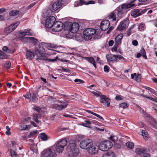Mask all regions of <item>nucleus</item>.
Returning <instances> with one entry per match:
<instances>
[{
	"instance_id": "f704fd0d",
	"label": "nucleus",
	"mask_w": 157,
	"mask_h": 157,
	"mask_svg": "<svg viewBox=\"0 0 157 157\" xmlns=\"http://www.w3.org/2000/svg\"><path fill=\"white\" fill-rule=\"evenodd\" d=\"M109 18L112 19V21L116 20V14L114 13H111L109 16Z\"/></svg>"
},
{
	"instance_id": "4468645a",
	"label": "nucleus",
	"mask_w": 157,
	"mask_h": 157,
	"mask_svg": "<svg viewBox=\"0 0 157 157\" xmlns=\"http://www.w3.org/2000/svg\"><path fill=\"white\" fill-rule=\"evenodd\" d=\"M20 22L18 21L13 24L11 25L5 29V31L7 33H10L13 31L19 24Z\"/></svg>"
},
{
	"instance_id": "69168bd1",
	"label": "nucleus",
	"mask_w": 157,
	"mask_h": 157,
	"mask_svg": "<svg viewBox=\"0 0 157 157\" xmlns=\"http://www.w3.org/2000/svg\"><path fill=\"white\" fill-rule=\"evenodd\" d=\"M76 39L78 40V36L79 37V39H78V40H81V38H82V36L81 35V34H80L78 33V34H76Z\"/></svg>"
},
{
	"instance_id": "6e6552de",
	"label": "nucleus",
	"mask_w": 157,
	"mask_h": 157,
	"mask_svg": "<svg viewBox=\"0 0 157 157\" xmlns=\"http://www.w3.org/2000/svg\"><path fill=\"white\" fill-rule=\"evenodd\" d=\"M91 140L90 139H86L82 140L79 144L80 147L82 149H86L92 144Z\"/></svg>"
},
{
	"instance_id": "5701e85b",
	"label": "nucleus",
	"mask_w": 157,
	"mask_h": 157,
	"mask_svg": "<svg viewBox=\"0 0 157 157\" xmlns=\"http://www.w3.org/2000/svg\"><path fill=\"white\" fill-rule=\"evenodd\" d=\"M135 6V4H132V2L130 3H125L121 5V7L124 10H126L131 7Z\"/></svg>"
},
{
	"instance_id": "412c9836",
	"label": "nucleus",
	"mask_w": 157,
	"mask_h": 157,
	"mask_svg": "<svg viewBox=\"0 0 157 157\" xmlns=\"http://www.w3.org/2000/svg\"><path fill=\"white\" fill-rule=\"evenodd\" d=\"M100 97L101 102L105 105H106L108 107L110 103V102L107 100L109 99V98L105 95H101Z\"/></svg>"
},
{
	"instance_id": "de8ad7c7",
	"label": "nucleus",
	"mask_w": 157,
	"mask_h": 157,
	"mask_svg": "<svg viewBox=\"0 0 157 157\" xmlns=\"http://www.w3.org/2000/svg\"><path fill=\"white\" fill-rule=\"evenodd\" d=\"M2 50L8 53H10L11 52V51L6 46L3 47L2 48Z\"/></svg>"
},
{
	"instance_id": "e433bc0d",
	"label": "nucleus",
	"mask_w": 157,
	"mask_h": 157,
	"mask_svg": "<svg viewBox=\"0 0 157 157\" xmlns=\"http://www.w3.org/2000/svg\"><path fill=\"white\" fill-rule=\"evenodd\" d=\"M6 58V54L0 50V59H5Z\"/></svg>"
},
{
	"instance_id": "cd10ccee",
	"label": "nucleus",
	"mask_w": 157,
	"mask_h": 157,
	"mask_svg": "<svg viewBox=\"0 0 157 157\" xmlns=\"http://www.w3.org/2000/svg\"><path fill=\"white\" fill-rule=\"evenodd\" d=\"M146 151V149L144 148H137L135 150V152L137 154L142 156V154Z\"/></svg>"
},
{
	"instance_id": "7ed1b4c3",
	"label": "nucleus",
	"mask_w": 157,
	"mask_h": 157,
	"mask_svg": "<svg viewBox=\"0 0 157 157\" xmlns=\"http://www.w3.org/2000/svg\"><path fill=\"white\" fill-rule=\"evenodd\" d=\"M67 144V141L65 139H62L56 142L55 144L56 151L59 153H62Z\"/></svg>"
},
{
	"instance_id": "052dcab7",
	"label": "nucleus",
	"mask_w": 157,
	"mask_h": 157,
	"mask_svg": "<svg viewBox=\"0 0 157 157\" xmlns=\"http://www.w3.org/2000/svg\"><path fill=\"white\" fill-rule=\"evenodd\" d=\"M74 81L76 82H79L80 83H83L84 82V81L82 80L79 79H76L74 80Z\"/></svg>"
},
{
	"instance_id": "a878e982",
	"label": "nucleus",
	"mask_w": 157,
	"mask_h": 157,
	"mask_svg": "<svg viewBox=\"0 0 157 157\" xmlns=\"http://www.w3.org/2000/svg\"><path fill=\"white\" fill-rule=\"evenodd\" d=\"M26 58L28 60H30L34 58V53L30 50L27 51L26 52Z\"/></svg>"
},
{
	"instance_id": "ea45409f",
	"label": "nucleus",
	"mask_w": 157,
	"mask_h": 157,
	"mask_svg": "<svg viewBox=\"0 0 157 157\" xmlns=\"http://www.w3.org/2000/svg\"><path fill=\"white\" fill-rule=\"evenodd\" d=\"M145 88L146 89H147V90H148L149 91H150L151 93H152L156 95V93H157V92L155 91L153 89L151 88L150 87H147V86H145Z\"/></svg>"
},
{
	"instance_id": "79ce46f5",
	"label": "nucleus",
	"mask_w": 157,
	"mask_h": 157,
	"mask_svg": "<svg viewBox=\"0 0 157 157\" xmlns=\"http://www.w3.org/2000/svg\"><path fill=\"white\" fill-rule=\"evenodd\" d=\"M145 28V25L144 24L142 23L140 24L138 26V29L140 31L143 30Z\"/></svg>"
},
{
	"instance_id": "09e8293b",
	"label": "nucleus",
	"mask_w": 157,
	"mask_h": 157,
	"mask_svg": "<svg viewBox=\"0 0 157 157\" xmlns=\"http://www.w3.org/2000/svg\"><path fill=\"white\" fill-rule=\"evenodd\" d=\"M119 106L123 109L126 108L128 106L127 103L126 102L122 103L120 104Z\"/></svg>"
},
{
	"instance_id": "c85d7f7f",
	"label": "nucleus",
	"mask_w": 157,
	"mask_h": 157,
	"mask_svg": "<svg viewBox=\"0 0 157 157\" xmlns=\"http://www.w3.org/2000/svg\"><path fill=\"white\" fill-rule=\"evenodd\" d=\"M95 2L94 1H90L88 2H86L82 0H80L79 2L80 5L82 6L83 4L88 5L89 4H94Z\"/></svg>"
},
{
	"instance_id": "37998d69",
	"label": "nucleus",
	"mask_w": 157,
	"mask_h": 157,
	"mask_svg": "<svg viewBox=\"0 0 157 157\" xmlns=\"http://www.w3.org/2000/svg\"><path fill=\"white\" fill-rule=\"evenodd\" d=\"M134 75L135 76V79L136 81L138 82H139L140 81V74H138L136 75V73H134Z\"/></svg>"
},
{
	"instance_id": "864d4df0",
	"label": "nucleus",
	"mask_w": 157,
	"mask_h": 157,
	"mask_svg": "<svg viewBox=\"0 0 157 157\" xmlns=\"http://www.w3.org/2000/svg\"><path fill=\"white\" fill-rule=\"evenodd\" d=\"M58 59V56H56V58L53 59H47V60L49 61V62H55Z\"/></svg>"
},
{
	"instance_id": "f8f14e48",
	"label": "nucleus",
	"mask_w": 157,
	"mask_h": 157,
	"mask_svg": "<svg viewBox=\"0 0 157 157\" xmlns=\"http://www.w3.org/2000/svg\"><path fill=\"white\" fill-rule=\"evenodd\" d=\"M56 18L53 16H51L48 17L46 20L45 23V26L48 28H51L55 22Z\"/></svg>"
},
{
	"instance_id": "13d9d810",
	"label": "nucleus",
	"mask_w": 157,
	"mask_h": 157,
	"mask_svg": "<svg viewBox=\"0 0 157 157\" xmlns=\"http://www.w3.org/2000/svg\"><path fill=\"white\" fill-rule=\"evenodd\" d=\"M104 70L105 72L107 73L109 71V67L107 65H105L104 67Z\"/></svg>"
},
{
	"instance_id": "a18cd8bd",
	"label": "nucleus",
	"mask_w": 157,
	"mask_h": 157,
	"mask_svg": "<svg viewBox=\"0 0 157 157\" xmlns=\"http://www.w3.org/2000/svg\"><path fill=\"white\" fill-rule=\"evenodd\" d=\"M109 139L110 140L112 141L113 142H115L118 139L117 137L115 136H112Z\"/></svg>"
},
{
	"instance_id": "a19ab883",
	"label": "nucleus",
	"mask_w": 157,
	"mask_h": 157,
	"mask_svg": "<svg viewBox=\"0 0 157 157\" xmlns=\"http://www.w3.org/2000/svg\"><path fill=\"white\" fill-rule=\"evenodd\" d=\"M87 111L88 112L90 113H91V114H92L93 115H94V116L97 117H98L100 119H102V120L103 119V118L101 116H100L99 115H98L96 113H94L93 112H91L90 110H87Z\"/></svg>"
},
{
	"instance_id": "f3484780",
	"label": "nucleus",
	"mask_w": 157,
	"mask_h": 157,
	"mask_svg": "<svg viewBox=\"0 0 157 157\" xmlns=\"http://www.w3.org/2000/svg\"><path fill=\"white\" fill-rule=\"evenodd\" d=\"M24 42H29L30 43H33L36 45L38 42V40L33 37H25L23 39Z\"/></svg>"
},
{
	"instance_id": "774afa93",
	"label": "nucleus",
	"mask_w": 157,
	"mask_h": 157,
	"mask_svg": "<svg viewBox=\"0 0 157 157\" xmlns=\"http://www.w3.org/2000/svg\"><path fill=\"white\" fill-rule=\"evenodd\" d=\"M115 99L117 100H121L122 98L121 97L120 95H117L115 97Z\"/></svg>"
},
{
	"instance_id": "0e129e2a",
	"label": "nucleus",
	"mask_w": 157,
	"mask_h": 157,
	"mask_svg": "<svg viewBox=\"0 0 157 157\" xmlns=\"http://www.w3.org/2000/svg\"><path fill=\"white\" fill-rule=\"evenodd\" d=\"M36 2H34L33 3L30 4L27 7V10H29L32 8L33 6L35 4Z\"/></svg>"
},
{
	"instance_id": "20e7f679",
	"label": "nucleus",
	"mask_w": 157,
	"mask_h": 157,
	"mask_svg": "<svg viewBox=\"0 0 157 157\" xmlns=\"http://www.w3.org/2000/svg\"><path fill=\"white\" fill-rule=\"evenodd\" d=\"M35 54L38 57L37 59L44 60L45 56V50L44 48L42 46H37L35 48Z\"/></svg>"
},
{
	"instance_id": "6e6d98bb",
	"label": "nucleus",
	"mask_w": 157,
	"mask_h": 157,
	"mask_svg": "<svg viewBox=\"0 0 157 157\" xmlns=\"http://www.w3.org/2000/svg\"><path fill=\"white\" fill-rule=\"evenodd\" d=\"M37 132V130L33 131L32 132H31L29 133V136L30 137L31 136L34 135L36 134Z\"/></svg>"
},
{
	"instance_id": "aec40b11",
	"label": "nucleus",
	"mask_w": 157,
	"mask_h": 157,
	"mask_svg": "<svg viewBox=\"0 0 157 157\" xmlns=\"http://www.w3.org/2000/svg\"><path fill=\"white\" fill-rule=\"evenodd\" d=\"M106 58L108 62H117L118 59L116 58V55L108 54L106 55Z\"/></svg>"
},
{
	"instance_id": "c9c22d12",
	"label": "nucleus",
	"mask_w": 157,
	"mask_h": 157,
	"mask_svg": "<svg viewBox=\"0 0 157 157\" xmlns=\"http://www.w3.org/2000/svg\"><path fill=\"white\" fill-rule=\"evenodd\" d=\"M126 146L130 149H132L133 148L134 144L132 142H128L126 144Z\"/></svg>"
},
{
	"instance_id": "2f4dec72",
	"label": "nucleus",
	"mask_w": 157,
	"mask_h": 157,
	"mask_svg": "<svg viewBox=\"0 0 157 157\" xmlns=\"http://www.w3.org/2000/svg\"><path fill=\"white\" fill-rule=\"evenodd\" d=\"M38 115L36 113H33L32 116V119L35 121L36 123H39L40 121L38 120Z\"/></svg>"
},
{
	"instance_id": "680f3d73",
	"label": "nucleus",
	"mask_w": 157,
	"mask_h": 157,
	"mask_svg": "<svg viewBox=\"0 0 157 157\" xmlns=\"http://www.w3.org/2000/svg\"><path fill=\"white\" fill-rule=\"evenodd\" d=\"M116 58L117 59L118 58L119 59H124V58L122 56L119 55H116Z\"/></svg>"
},
{
	"instance_id": "bb28decb",
	"label": "nucleus",
	"mask_w": 157,
	"mask_h": 157,
	"mask_svg": "<svg viewBox=\"0 0 157 157\" xmlns=\"http://www.w3.org/2000/svg\"><path fill=\"white\" fill-rule=\"evenodd\" d=\"M102 157H116V155L114 152L110 151L104 154Z\"/></svg>"
},
{
	"instance_id": "423d86ee",
	"label": "nucleus",
	"mask_w": 157,
	"mask_h": 157,
	"mask_svg": "<svg viewBox=\"0 0 157 157\" xmlns=\"http://www.w3.org/2000/svg\"><path fill=\"white\" fill-rule=\"evenodd\" d=\"M56 156L55 150L51 148L44 150L41 155L42 157H56Z\"/></svg>"
},
{
	"instance_id": "8fccbe9b",
	"label": "nucleus",
	"mask_w": 157,
	"mask_h": 157,
	"mask_svg": "<svg viewBox=\"0 0 157 157\" xmlns=\"http://www.w3.org/2000/svg\"><path fill=\"white\" fill-rule=\"evenodd\" d=\"M19 129L21 130H25L28 129V126L27 125H24L23 126H20Z\"/></svg>"
},
{
	"instance_id": "b1692460",
	"label": "nucleus",
	"mask_w": 157,
	"mask_h": 157,
	"mask_svg": "<svg viewBox=\"0 0 157 157\" xmlns=\"http://www.w3.org/2000/svg\"><path fill=\"white\" fill-rule=\"evenodd\" d=\"M117 15L120 17L121 18L124 15L125 11L121 7H118L117 9Z\"/></svg>"
},
{
	"instance_id": "f03ea898",
	"label": "nucleus",
	"mask_w": 157,
	"mask_h": 157,
	"mask_svg": "<svg viewBox=\"0 0 157 157\" xmlns=\"http://www.w3.org/2000/svg\"><path fill=\"white\" fill-rule=\"evenodd\" d=\"M67 154L70 156H75L78 155V150L76 148V145L74 143H70L67 148Z\"/></svg>"
},
{
	"instance_id": "4d7b16f0",
	"label": "nucleus",
	"mask_w": 157,
	"mask_h": 157,
	"mask_svg": "<svg viewBox=\"0 0 157 157\" xmlns=\"http://www.w3.org/2000/svg\"><path fill=\"white\" fill-rule=\"evenodd\" d=\"M33 109L38 113H40V112L41 110V108L36 106H35L34 107Z\"/></svg>"
},
{
	"instance_id": "dca6fc26",
	"label": "nucleus",
	"mask_w": 157,
	"mask_h": 157,
	"mask_svg": "<svg viewBox=\"0 0 157 157\" xmlns=\"http://www.w3.org/2000/svg\"><path fill=\"white\" fill-rule=\"evenodd\" d=\"M99 147L96 145H91L89 147L88 150V152L90 154L93 155L97 153Z\"/></svg>"
},
{
	"instance_id": "1a4fd4ad",
	"label": "nucleus",
	"mask_w": 157,
	"mask_h": 157,
	"mask_svg": "<svg viewBox=\"0 0 157 157\" xmlns=\"http://www.w3.org/2000/svg\"><path fill=\"white\" fill-rule=\"evenodd\" d=\"M63 24L62 22L57 21L54 23L52 28L54 32H58L63 29Z\"/></svg>"
},
{
	"instance_id": "3c124183",
	"label": "nucleus",
	"mask_w": 157,
	"mask_h": 157,
	"mask_svg": "<svg viewBox=\"0 0 157 157\" xmlns=\"http://www.w3.org/2000/svg\"><path fill=\"white\" fill-rule=\"evenodd\" d=\"M10 153L11 154V155L12 157H18V156L17 153L14 151H11L10 152Z\"/></svg>"
},
{
	"instance_id": "473e14b6",
	"label": "nucleus",
	"mask_w": 157,
	"mask_h": 157,
	"mask_svg": "<svg viewBox=\"0 0 157 157\" xmlns=\"http://www.w3.org/2000/svg\"><path fill=\"white\" fill-rule=\"evenodd\" d=\"M20 13V11L17 10H12L9 13V14L10 16H16Z\"/></svg>"
},
{
	"instance_id": "4be33fe9",
	"label": "nucleus",
	"mask_w": 157,
	"mask_h": 157,
	"mask_svg": "<svg viewBox=\"0 0 157 157\" xmlns=\"http://www.w3.org/2000/svg\"><path fill=\"white\" fill-rule=\"evenodd\" d=\"M123 34L121 33L118 35L115 38V41L116 45H119L121 42V40L123 37Z\"/></svg>"
},
{
	"instance_id": "393cba45",
	"label": "nucleus",
	"mask_w": 157,
	"mask_h": 157,
	"mask_svg": "<svg viewBox=\"0 0 157 157\" xmlns=\"http://www.w3.org/2000/svg\"><path fill=\"white\" fill-rule=\"evenodd\" d=\"M42 45L48 49H51V48H55L56 47L55 45L51 43L44 42L42 43Z\"/></svg>"
},
{
	"instance_id": "0eeeda50",
	"label": "nucleus",
	"mask_w": 157,
	"mask_h": 157,
	"mask_svg": "<svg viewBox=\"0 0 157 157\" xmlns=\"http://www.w3.org/2000/svg\"><path fill=\"white\" fill-rule=\"evenodd\" d=\"M67 24L69 26L67 27L69 28L68 29L72 33H76L79 29V25L77 23H74L72 24L71 23L68 22L65 24V26H66Z\"/></svg>"
},
{
	"instance_id": "4c0bfd02",
	"label": "nucleus",
	"mask_w": 157,
	"mask_h": 157,
	"mask_svg": "<svg viewBox=\"0 0 157 157\" xmlns=\"http://www.w3.org/2000/svg\"><path fill=\"white\" fill-rule=\"evenodd\" d=\"M141 53L142 54L143 57L145 59H147V57L146 55V52L144 49L142 48L140 51Z\"/></svg>"
},
{
	"instance_id": "72a5a7b5",
	"label": "nucleus",
	"mask_w": 157,
	"mask_h": 157,
	"mask_svg": "<svg viewBox=\"0 0 157 157\" xmlns=\"http://www.w3.org/2000/svg\"><path fill=\"white\" fill-rule=\"evenodd\" d=\"M87 60L90 63H92L94 66L95 67H96V65L95 64V61L94 59L92 57H90L89 58H88Z\"/></svg>"
},
{
	"instance_id": "a211bd4d",
	"label": "nucleus",
	"mask_w": 157,
	"mask_h": 157,
	"mask_svg": "<svg viewBox=\"0 0 157 157\" xmlns=\"http://www.w3.org/2000/svg\"><path fill=\"white\" fill-rule=\"evenodd\" d=\"M18 35V37L23 38L22 41L24 42L23 40L24 38H25L24 37L26 35H32V33L30 32V30L25 29L24 32L19 33Z\"/></svg>"
},
{
	"instance_id": "5fc2aeb1",
	"label": "nucleus",
	"mask_w": 157,
	"mask_h": 157,
	"mask_svg": "<svg viewBox=\"0 0 157 157\" xmlns=\"http://www.w3.org/2000/svg\"><path fill=\"white\" fill-rule=\"evenodd\" d=\"M151 155L147 152H144L141 156L142 157H150Z\"/></svg>"
},
{
	"instance_id": "49530a36",
	"label": "nucleus",
	"mask_w": 157,
	"mask_h": 157,
	"mask_svg": "<svg viewBox=\"0 0 157 157\" xmlns=\"http://www.w3.org/2000/svg\"><path fill=\"white\" fill-rule=\"evenodd\" d=\"M32 98L33 102L36 103L37 102L38 98L36 96L35 94H33V96L32 97Z\"/></svg>"
},
{
	"instance_id": "c756f323",
	"label": "nucleus",
	"mask_w": 157,
	"mask_h": 157,
	"mask_svg": "<svg viewBox=\"0 0 157 157\" xmlns=\"http://www.w3.org/2000/svg\"><path fill=\"white\" fill-rule=\"evenodd\" d=\"M142 135L145 140H147L148 138V132L145 130H143L141 132Z\"/></svg>"
},
{
	"instance_id": "9b49d317",
	"label": "nucleus",
	"mask_w": 157,
	"mask_h": 157,
	"mask_svg": "<svg viewBox=\"0 0 157 157\" xmlns=\"http://www.w3.org/2000/svg\"><path fill=\"white\" fill-rule=\"evenodd\" d=\"M129 21L127 18H126L122 21L118 25L117 29L120 31H123L126 30L128 27Z\"/></svg>"
},
{
	"instance_id": "2eb2a0df",
	"label": "nucleus",
	"mask_w": 157,
	"mask_h": 157,
	"mask_svg": "<svg viewBox=\"0 0 157 157\" xmlns=\"http://www.w3.org/2000/svg\"><path fill=\"white\" fill-rule=\"evenodd\" d=\"M110 22L108 20L103 21L101 23L100 28L101 30L105 31L106 30L109 28Z\"/></svg>"
},
{
	"instance_id": "9d476101",
	"label": "nucleus",
	"mask_w": 157,
	"mask_h": 157,
	"mask_svg": "<svg viewBox=\"0 0 157 157\" xmlns=\"http://www.w3.org/2000/svg\"><path fill=\"white\" fill-rule=\"evenodd\" d=\"M148 10V9H145L142 10L138 9H133L131 11V14L133 17H136L145 13Z\"/></svg>"
},
{
	"instance_id": "39448f33",
	"label": "nucleus",
	"mask_w": 157,
	"mask_h": 157,
	"mask_svg": "<svg viewBox=\"0 0 157 157\" xmlns=\"http://www.w3.org/2000/svg\"><path fill=\"white\" fill-rule=\"evenodd\" d=\"M113 146L112 143L109 140L104 141L100 144L98 147L100 150L103 151H106L110 149Z\"/></svg>"
},
{
	"instance_id": "603ef678",
	"label": "nucleus",
	"mask_w": 157,
	"mask_h": 157,
	"mask_svg": "<svg viewBox=\"0 0 157 157\" xmlns=\"http://www.w3.org/2000/svg\"><path fill=\"white\" fill-rule=\"evenodd\" d=\"M52 12V11L51 9H48L46 11V16H48V15H51Z\"/></svg>"
},
{
	"instance_id": "e2e57ef3",
	"label": "nucleus",
	"mask_w": 157,
	"mask_h": 157,
	"mask_svg": "<svg viewBox=\"0 0 157 157\" xmlns=\"http://www.w3.org/2000/svg\"><path fill=\"white\" fill-rule=\"evenodd\" d=\"M132 44L134 46H137L138 45V43L137 40H134L132 41Z\"/></svg>"
},
{
	"instance_id": "6ab92c4d",
	"label": "nucleus",
	"mask_w": 157,
	"mask_h": 157,
	"mask_svg": "<svg viewBox=\"0 0 157 157\" xmlns=\"http://www.w3.org/2000/svg\"><path fill=\"white\" fill-rule=\"evenodd\" d=\"M63 0H57L52 5V8L54 10H56L61 7Z\"/></svg>"
},
{
	"instance_id": "58836bf2",
	"label": "nucleus",
	"mask_w": 157,
	"mask_h": 157,
	"mask_svg": "<svg viewBox=\"0 0 157 157\" xmlns=\"http://www.w3.org/2000/svg\"><path fill=\"white\" fill-rule=\"evenodd\" d=\"M40 137L43 140H48V136L44 133H42L40 135Z\"/></svg>"
},
{
	"instance_id": "7c9ffc66",
	"label": "nucleus",
	"mask_w": 157,
	"mask_h": 157,
	"mask_svg": "<svg viewBox=\"0 0 157 157\" xmlns=\"http://www.w3.org/2000/svg\"><path fill=\"white\" fill-rule=\"evenodd\" d=\"M150 124L152 126V127L155 128L157 129V123L156 122L155 119H152L150 122Z\"/></svg>"
},
{
	"instance_id": "bf43d9fd",
	"label": "nucleus",
	"mask_w": 157,
	"mask_h": 157,
	"mask_svg": "<svg viewBox=\"0 0 157 157\" xmlns=\"http://www.w3.org/2000/svg\"><path fill=\"white\" fill-rule=\"evenodd\" d=\"M91 93L94 94L95 96H97V97H98L99 96H100L101 95H100V94H101V93H100V92H98V93H97V92H95V91H92V92H91Z\"/></svg>"
},
{
	"instance_id": "f257e3e1",
	"label": "nucleus",
	"mask_w": 157,
	"mask_h": 157,
	"mask_svg": "<svg viewBox=\"0 0 157 157\" xmlns=\"http://www.w3.org/2000/svg\"><path fill=\"white\" fill-rule=\"evenodd\" d=\"M100 33V30H95L90 28L86 29L83 32L84 38L86 40H90L92 38V35L95 34H99Z\"/></svg>"
},
{
	"instance_id": "c03bdc74",
	"label": "nucleus",
	"mask_w": 157,
	"mask_h": 157,
	"mask_svg": "<svg viewBox=\"0 0 157 157\" xmlns=\"http://www.w3.org/2000/svg\"><path fill=\"white\" fill-rule=\"evenodd\" d=\"M11 66V63L10 61L6 62L4 64V67L7 69H9Z\"/></svg>"
},
{
	"instance_id": "ddd939ff",
	"label": "nucleus",
	"mask_w": 157,
	"mask_h": 157,
	"mask_svg": "<svg viewBox=\"0 0 157 157\" xmlns=\"http://www.w3.org/2000/svg\"><path fill=\"white\" fill-rule=\"evenodd\" d=\"M58 104H54V107L57 110H60L67 107L68 103L64 101H58Z\"/></svg>"
},
{
	"instance_id": "338daca9",
	"label": "nucleus",
	"mask_w": 157,
	"mask_h": 157,
	"mask_svg": "<svg viewBox=\"0 0 157 157\" xmlns=\"http://www.w3.org/2000/svg\"><path fill=\"white\" fill-rule=\"evenodd\" d=\"M31 94L30 93H29L25 96V97L28 99H30L31 98Z\"/></svg>"
}]
</instances>
